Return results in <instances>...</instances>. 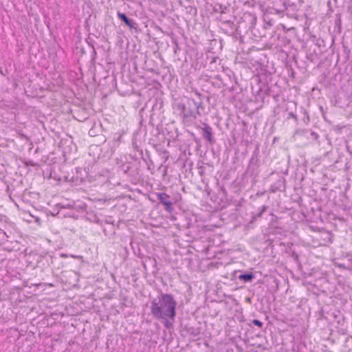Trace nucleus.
Wrapping results in <instances>:
<instances>
[{"label":"nucleus","instance_id":"nucleus-7","mask_svg":"<svg viewBox=\"0 0 352 352\" xmlns=\"http://www.w3.org/2000/svg\"><path fill=\"white\" fill-rule=\"evenodd\" d=\"M239 279L243 280V282H250L254 278V275L252 273L242 274L238 276Z\"/></svg>","mask_w":352,"mask_h":352},{"label":"nucleus","instance_id":"nucleus-10","mask_svg":"<svg viewBox=\"0 0 352 352\" xmlns=\"http://www.w3.org/2000/svg\"><path fill=\"white\" fill-rule=\"evenodd\" d=\"M289 116H290L291 118H294L295 120H297V117H296V114H294L293 112H290V113H289Z\"/></svg>","mask_w":352,"mask_h":352},{"label":"nucleus","instance_id":"nucleus-3","mask_svg":"<svg viewBox=\"0 0 352 352\" xmlns=\"http://www.w3.org/2000/svg\"><path fill=\"white\" fill-rule=\"evenodd\" d=\"M197 98L188 99L187 101H190V107L193 105V109L195 111L196 116H201L203 113L204 108L202 105V100L201 98V94L196 93Z\"/></svg>","mask_w":352,"mask_h":352},{"label":"nucleus","instance_id":"nucleus-1","mask_svg":"<svg viewBox=\"0 0 352 352\" xmlns=\"http://www.w3.org/2000/svg\"><path fill=\"white\" fill-rule=\"evenodd\" d=\"M177 302L170 294L162 293L151 303V312L157 320H160L166 329L173 326L176 316Z\"/></svg>","mask_w":352,"mask_h":352},{"label":"nucleus","instance_id":"nucleus-11","mask_svg":"<svg viewBox=\"0 0 352 352\" xmlns=\"http://www.w3.org/2000/svg\"><path fill=\"white\" fill-rule=\"evenodd\" d=\"M60 256L61 257H67V256L66 254H61Z\"/></svg>","mask_w":352,"mask_h":352},{"label":"nucleus","instance_id":"nucleus-9","mask_svg":"<svg viewBox=\"0 0 352 352\" xmlns=\"http://www.w3.org/2000/svg\"><path fill=\"white\" fill-rule=\"evenodd\" d=\"M252 323L260 328L263 327V322L258 320H253Z\"/></svg>","mask_w":352,"mask_h":352},{"label":"nucleus","instance_id":"nucleus-8","mask_svg":"<svg viewBox=\"0 0 352 352\" xmlns=\"http://www.w3.org/2000/svg\"><path fill=\"white\" fill-rule=\"evenodd\" d=\"M267 208H268V207H267V206H265V205H264V206H262V208H261V210H260V212L258 213L257 217H261L262 216L263 213V212H265L266 211V210L267 209Z\"/></svg>","mask_w":352,"mask_h":352},{"label":"nucleus","instance_id":"nucleus-13","mask_svg":"<svg viewBox=\"0 0 352 352\" xmlns=\"http://www.w3.org/2000/svg\"><path fill=\"white\" fill-rule=\"evenodd\" d=\"M311 134H312V135H316V136H317V135H316L314 132H312V133H311Z\"/></svg>","mask_w":352,"mask_h":352},{"label":"nucleus","instance_id":"nucleus-4","mask_svg":"<svg viewBox=\"0 0 352 352\" xmlns=\"http://www.w3.org/2000/svg\"><path fill=\"white\" fill-rule=\"evenodd\" d=\"M198 128L202 130V136L205 140L210 143L214 142V139L212 136V129L209 124L204 122L202 123V126H199Z\"/></svg>","mask_w":352,"mask_h":352},{"label":"nucleus","instance_id":"nucleus-2","mask_svg":"<svg viewBox=\"0 0 352 352\" xmlns=\"http://www.w3.org/2000/svg\"><path fill=\"white\" fill-rule=\"evenodd\" d=\"M177 108L180 111V115L186 121H192L197 119V116L192 107H190V101L186 103H178Z\"/></svg>","mask_w":352,"mask_h":352},{"label":"nucleus","instance_id":"nucleus-12","mask_svg":"<svg viewBox=\"0 0 352 352\" xmlns=\"http://www.w3.org/2000/svg\"><path fill=\"white\" fill-rule=\"evenodd\" d=\"M71 257L77 258L78 256H77L71 255Z\"/></svg>","mask_w":352,"mask_h":352},{"label":"nucleus","instance_id":"nucleus-5","mask_svg":"<svg viewBox=\"0 0 352 352\" xmlns=\"http://www.w3.org/2000/svg\"><path fill=\"white\" fill-rule=\"evenodd\" d=\"M156 196L160 203L165 206L166 210L170 211L173 205L170 196L164 192H157L156 193Z\"/></svg>","mask_w":352,"mask_h":352},{"label":"nucleus","instance_id":"nucleus-6","mask_svg":"<svg viewBox=\"0 0 352 352\" xmlns=\"http://www.w3.org/2000/svg\"><path fill=\"white\" fill-rule=\"evenodd\" d=\"M118 17L122 21H123L129 28L131 29L134 28V23L129 19L124 13L120 12V11L117 13Z\"/></svg>","mask_w":352,"mask_h":352}]
</instances>
